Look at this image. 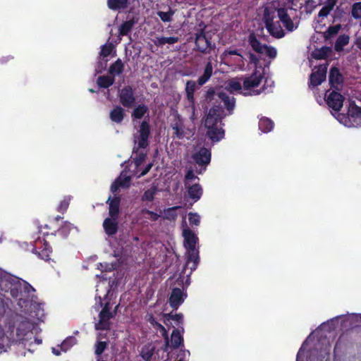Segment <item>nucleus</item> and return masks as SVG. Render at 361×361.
<instances>
[{
	"mask_svg": "<svg viewBox=\"0 0 361 361\" xmlns=\"http://www.w3.org/2000/svg\"><path fill=\"white\" fill-rule=\"evenodd\" d=\"M34 293H31L27 299V306L20 307L28 312V317L23 314L13 317L6 326L4 332L0 326V353L6 351L11 345H26L32 338V330L38 322L44 317V310L42 304L34 300Z\"/></svg>",
	"mask_w": 361,
	"mask_h": 361,
	"instance_id": "obj_1",
	"label": "nucleus"
},
{
	"mask_svg": "<svg viewBox=\"0 0 361 361\" xmlns=\"http://www.w3.org/2000/svg\"><path fill=\"white\" fill-rule=\"evenodd\" d=\"M149 135V125L147 121H143L139 126V129L134 135V148L133 152L138 155V158L135 159L129 164L130 173L124 170L121 172L120 176L112 183L111 190L113 193L116 192L118 188H128L130 185L132 177L139 178L145 176L152 168V164H148L144 169H141V165L145 159V154L142 152L148 145V137Z\"/></svg>",
	"mask_w": 361,
	"mask_h": 361,
	"instance_id": "obj_2",
	"label": "nucleus"
},
{
	"mask_svg": "<svg viewBox=\"0 0 361 361\" xmlns=\"http://www.w3.org/2000/svg\"><path fill=\"white\" fill-rule=\"evenodd\" d=\"M35 288L25 281H23L0 269V322L4 318L7 307L3 298L6 293L18 300L20 307L27 306V301L24 297H29Z\"/></svg>",
	"mask_w": 361,
	"mask_h": 361,
	"instance_id": "obj_3",
	"label": "nucleus"
},
{
	"mask_svg": "<svg viewBox=\"0 0 361 361\" xmlns=\"http://www.w3.org/2000/svg\"><path fill=\"white\" fill-rule=\"evenodd\" d=\"M314 3V0H279L276 7L279 20L288 32H293L298 27V12L311 13Z\"/></svg>",
	"mask_w": 361,
	"mask_h": 361,
	"instance_id": "obj_4",
	"label": "nucleus"
},
{
	"mask_svg": "<svg viewBox=\"0 0 361 361\" xmlns=\"http://www.w3.org/2000/svg\"><path fill=\"white\" fill-rule=\"evenodd\" d=\"M224 116V109L220 106L210 109L206 116L204 126L207 129V135L213 142H219L224 137V130L221 127V119Z\"/></svg>",
	"mask_w": 361,
	"mask_h": 361,
	"instance_id": "obj_5",
	"label": "nucleus"
},
{
	"mask_svg": "<svg viewBox=\"0 0 361 361\" xmlns=\"http://www.w3.org/2000/svg\"><path fill=\"white\" fill-rule=\"evenodd\" d=\"M183 236L184 238V246L186 249L187 260L184 267H189L191 274L198 266L200 262L198 238L187 226L183 230Z\"/></svg>",
	"mask_w": 361,
	"mask_h": 361,
	"instance_id": "obj_6",
	"label": "nucleus"
},
{
	"mask_svg": "<svg viewBox=\"0 0 361 361\" xmlns=\"http://www.w3.org/2000/svg\"><path fill=\"white\" fill-rule=\"evenodd\" d=\"M263 79V73L257 69H256L251 75L244 78L243 79V95H259L262 92H269L265 84L262 87L259 88V86L262 83Z\"/></svg>",
	"mask_w": 361,
	"mask_h": 361,
	"instance_id": "obj_7",
	"label": "nucleus"
},
{
	"mask_svg": "<svg viewBox=\"0 0 361 361\" xmlns=\"http://www.w3.org/2000/svg\"><path fill=\"white\" fill-rule=\"evenodd\" d=\"M223 64L227 66L233 71L245 70L246 59L238 49L228 48L224 51L220 56Z\"/></svg>",
	"mask_w": 361,
	"mask_h": 361,
	"instance_id": "obj_8",
	"label": "nucleus"
},
{
	"mask_svg": "<svg viewBox=\"0 0 361 361\" xmlns=\"http://www.w3.org/2000/svg\"><path fill=\"white\" fill-rule=\"evenodd\" d=\"M334 117L343 126L351 128L361 125V109L355 104L350 103L348 107V115L336 114Z\"/></svg>",
	"mask_w": 361,
	"mask_h": 361,
	"instance_id": "obj_9",
	"label": "nucleus"
},
{
	"mask_svg": "<svg viewBox=\"0 0 361 361\" xmlns=\"http://www.w3.org/2000/svg\"><path fill=\"white\" fill-rule=\"evenodd\" d=\"M276 16L274 12H271L268 8L265 9L264 22L266 28L269 33L276 38H281L284 37L285 32L280 25V20H275Z\"/></svg>",
	"mask_w": 361,
	"mask_h": 361,
	"instance_id": "obj_10",
	"label": "nucleus"
},
{
	"mask_svg": "<svg viewBox=\"0 0 361 361\" xmlns=\"http://www.w3.org/2000/svg\"><path fill=\"white\" fill-rule=\"evenodd\" d=\"M249 42L254 51L262 56H267L270 59H274L277 55L276 49L271 46L262 44L255 35H252L249 37Z\"/></svg>",
	"mask_w": 361,
	"mask_h": 361,
	"instance_id": "obj_11",
	"label": "nucleus"
},
{
	"mask_svg": "<svg viewBox=\"0 0 361 361\" xmlns=\"http://www.w3.org/2000/svg\"><path fill=\"white\" fill-rule=\"evenodd\" d=\"M324 99L328 106L335 112L332 113L333 116L339 114L338 111L343 106V97L337 92L328 90L326 92Z\"/></svg>",
	"mask_w": 361,
	"mask_h": 361,
	"instance_id": "obj_12",
	"label": "nucleus"
},
{
	"mask_svg": "<svg viewBox=\"0 0 361 361\" xmlns=\"http://www.w3.org/2000/svg\"><path fill=\"white\" fill-rule=\"evenodd\" d=\"M192 159L195 162L201 167L200 169L197 171L199 174H201L205 171L207 166L210 162L211 152L204 147H200L195 150V152L192 155Z\"/></svg>",
	"mask_w": 361,
	"mask_h": 361,
	"instance_id": "obj_13",
	"label": "nucleus"
},
{
	"mask_svg": "<svg viewBox=\"0 0 361 361\" xmlns=\"http://www.w3.org/2000/svg\"><path fill=\"white\" fill-rule=\"evenodd\" d=\"M196 90V83L195 81L190 80L188 81L185 86V92L187 99L189 103V106H188V109L190 111L191 114L190 116V119L192 122H194L197 119V115L195 114V97L194 93Z\"/></svg>",
	"mask_w": 361,
	"mask_h": 361,
	"instance_id": "obj_14",
	"label": "nucleus"
},
{
	"mask_svg": "<svg viewBox=\"0 0 361 361\" xmlns=\"http://www.w3.org/2000/svg\"><path fill=\"white\" fill-rule=\"evenodd\" d=\"M171 126L173 131V135L178 139L189 137L192 135V130L185 126L179 116H175Z\"/></svg>",
	"mask_w": 361,
	"mask_h": 361,
	"instance_id": "obj_15",
	"label": "nucleus"
},
{
	"mask_svg": "<svg viewBox=\"0 0 361 361\" xmlns=\"http://www.w3.org/2000/svg\"><path fill=\"white\" fill-rule=\"evenodd\" d=\"M327 63L320 64L315 68L310 78V87H317L325 80L327 71Z\"/></svg>",
	"mask_w": 361,
	"mask_h": 361,
	"instance_id": "obj_16",
	"label": "nucleus"
},
{
	"mask_svg": "<svg viewBox=\"0 0 361 361\" xmlns=\"http://www.w3.org/2000/svg\"><path fill=\"white\" fill-rule=\"evenodd\" d=\"M186 294L178 288H173L171 293L169 302L171 307L176 310L184 302Z\"/></svg>",
	"mask_w": 361,
	"mask_h": 361,
	"instance_id": "obj_17",
	"label": "nucleus"
},
{
	"mask_svg": "<svg viewBox=\"0 0 361 361\" xmlns=\"http://www.w3.org/2000/svg\"><path fill=\"white\" fill-rule=\"evenodd\" d=\"M241 78H234L225 82V90L232 94H241L243 95V85Z\"/></svg>",
	"mask_w": 361,
	"mask_h": 361,
	"instance_id": "obj_18",
	"label": "nucleus"
},
{
	"mask_svg": "<svg viewBox=\"0 0 361 361\" xmlns=\"http://www.w3.org/2000/svg\"><path fill=\"white\" fill-rule=\"evenodd\" d=\"M108 305L109 304H106L99 313V320L95 324V329L97 330H104L109 327V320L112 317V314L109 312Z\"/></svg>",
	"mask_w": 361,
	"mask_h": 361,
	"instance_id": "obj_19",
	"label": "nucleus"
},
{
	"mask_svg": "<svg viewBox=\"0 0 361 361\" xmlns=\"http://www.w3.org/2000/svg\"><path fill=\"white\" fill-rule=\"evenodd\" d=\"M121 103L126 107H132L135 103V97L130 87H125L120 92Z\"/></svg>",
	"mask_w": 361,
	"mask_h": 361,
	"instance_id": "obj_20",
	"label": "nucleus"
},
{
	"mask_svg": "<svg viewBox=\"0 0 361 361\" xmlns=\"http://www.w3.org/2000/svg\"><path fill=\"white\" fill-rule=\"evenodd\" d=\"M195 44L200 51L204 52L210 47L211 42L202 31L196 35Z\"/></svg>",
	"mask_w": 361,
	"mask_h": 361,
	"instance_id": "obj_21",
	"label": "nucleus"
},
{
	"mask_svg": "<svg viewBox=\"0 0 361 361\" xmlns=\"http://www.w3.org/2000/svg\"><path fill=\"white\" fill-rule=\"evenodd\" d=\"M343 82V76L336 68H332L329 73V83L334 88L338 89Z\"/></svg>",
	"mask_w": 361,
	"mask_h": 361,
	"instance_id": "obj_22",
	"label": "nucleus"
},
{
	"mask_svg": "<svg viewBox=\"0 0 361 361\" xmlns=\"http://www.w3.org/2000/svg\"><path fill=\"white\" fill-rule=\"evenodd\" d=\"M188 189V196L190 199H192L194 202H197L199 200L202 195V187L197 184L194 183L192 185H190L185 186Z\"/></svg>",
	"mask_w": 361,
	"mask_h": 361,
	"instance_id": "obj_23",
	"label": "nucleus"
},
{
	"mask_svg": "<svg viewBox=\"0 0 361 361\" xmlns=\"http://www.w3.org/2000/svg\"><path fill=\"white\" fill-rule=\"evenodd\" d=\"M117 219L106 218L103 223V227L108 235H114L118 230Z\"/></svg>",
	"mask_w": 361,
	"mask_h": 361,
	"instance_id": "obj_24",
	"label": "nucleus"
},
{
	"mask_svg": "<svg viewBox=\"0 0 361 361\" xmlns=\"http://www.w3.org/2000/svg\"><path fill=\"white\" fill-rule=\"evenodd\" d=\"M107 203L109 204V213L110 216L114 219H117L119 212L120 198L118 197L114 198L109 197Z\"/></svg>",
	"mask_w": 361,
	"mask_h": 361,
	"instance_id": "obj_25",
	"label": "nucleus"
},
{
	"mask_svg": "<svg viewBox=\"0 0 361 361\" xmlns=\"http://www.w3.org/2000/svg\"><path fill=\"white\" fill-rule=\"evenodd\" d=\"M97 277L100 278V276L97 275ZM101 278H102L103 279L102 281H100L99 282V283L97 285V289H96L97 293L95 295V299H96V300H98V302H99L100 307H102V295H99V288L101 286H104V288L105 289L104 293V297L107 296L108 293H109V282L106 281V278H105L104 275H102L101 276Z\"/></svg>",
	"mask_w": 361,
	"mask_h": 361,
	"instance_id": "obj_26",
	"label": "nucleus"
},
{
	"mask_svg": "<svg viewBox=\"0 0 361 361\" xmlns=\"http://www.w3.org/2000/svg\"><path fill=\"white\" fill-rule=\"evenodd\" d=\"M154 350V345L152 343H147L142 348L140 356L145 361H151Z\"/></svg>",
	"mask_w": 361,
	"mask_h": 361,
	"instance_id": "obj_27",
	"label": "nucleus"
},
{
	"mask_svg": "<svg viewBox=\"0 0 361 361\" xmlns=\"http://www.w3.org/2000/svg\"><path fill=\"white\" fill-rule=\"evenodd\" d=\"M219 98L224 102V106L226 107L229 114L235 106V99L233 97L228 96L225 92H220L218 93Z\"/></svg>",
	"mask_w": 361,
	"mask_h": 361,
	"instance_id": "obj_28",
	"label": "nucleus"
},
{
	"mask_svg": "<svg viewBox=\"0 0 361 361\" xmlns=\"http://www.w3.org/2000/svg\"><path fill=\"white\" fill-rule=\"evenodd\" d=\"M183 329L182 328V331H180L178 329H174L171 334V345L173 348H178L183 343Z\"/></svg>",
	"mask_w": 361,
	"mask_h": 361,
	"instance_id": "obj_29",
	"label": "nucleus"
},
{
	"mask_svg": "<svg viewBox=\"0 0 361 361\" xmlns=\"http://www.w3.org/2000/svg\"><path fill=\"white\" fill-rule=\"evenodd\" d=\"M336 0H327L324 6L321 8L318 14V18H326L333 10Z\"/></svg>",
	"mask_w": 361,
	"mask_h": 361,
	"instance_id": "obj_30",
	"label": "nucleus"
},
{
	"mask_svg": "<svg viewBox=\"0 0 361 361\" xmlns=\"http://www.w3.org/2000/svg\"><path fill=\"white\" fill-rule=\"evenodd\" d=\"M32 252L38 255V257L45 261H48L49 258V254L51 253L50 246L45 242L43 243V248L41 251H37V248L34 247Z\"/></svg>",
	"mask_w": 361,
	"mask_h": 361,
	"instance_id": "obj_31",
	"label": "nucleus"
},
{
	"mask_svg": "<svg viewBox=\"0 0 361 361\" xmlns=\"http://www.w3.org/2000/svg\"><path fill=\"white\" fill-rule=\"evenodd\" d=\"M331 53V48L323 47L320 49H317L313 51L312 53V56L315 59H323L329 56Z\"/></svg>",
	"mask_w": 361,
	"mask_h": 361,
	"instance_id": "obj_32",
	"label": "nucleus"
},
{
	"mask_svg": "<svg viewBox=\"0 0 361 361\" xmlns=\"http://www.w3.org/2000/svg\"><path fill=\"white\" fill-rule=\"evenodd\" d=\"M212 65L211 62H208L204 71V73L198 79V83L200 85H202L206 83L212 75Z\"/></svg>",
	"mask_w": 361,
	"mask_h": 361,
	"instance_id": "obj_33",
	"label": "nucleus"
},
{
	"mask_svg": "<svg viewBox=\"0 0 361 361\" xmlns=\"http://www.w3.org/2000/svg\"><path fill=\"white\" fill-rule=\"evenodd\" d=\"M124 116V111L121 106L115 107L110 112V118L112 121L116 123H121Z\"/></svg>",
	"mask_w": 361,
	"mask_h": 361,
	"instance_id": "obj_34",
	"label": "nucleus"
},
{
	"mask_svg": "<svg viewBox=\"0 0 361 361\" xmlns=\"http://www.w3.org/2000/svg\"><path fill=\"white\" fill-rule=\"evenodd\" d=\"M274 128V123L268 118H262L259 122V129L263 133H269Z\"/></svg>",
	"mask_w": 361,
	"mask_h": 361,
	"instance_id": "obj_35",
	"label": "nucleus"
},
{
	"mask_svg": "<svg viewBox=\"0 0 361 361\" xmlns=\"http://www.w3.org/2000/svg\"><path fill=\"white\" fill-rule=\"evenodd\" d=\"M123 71V63L121 59H117L109 68V73L111 75H118Z\"/></svg>",
	"mask_w": 361,
	"mask_h": 361,
	"instance_id": "obj_36",
	"label": "nucleus"
},
{
	"mask_svg": "<svg viewBox=\"0 0 361 361\" xmlns=\"http://www.w3.org/2000/svg\"><path fill=\"white\" fill-rule=\"evenodd\" d=\"M308 342V339H307L303 344L302 345L301 348H300L296 357V361H312V358L309 355V353H305V345H307Z\"/></svg>",
	"mask_w": 361,
	"mask_h": 361,
	"instance_id": "obj_37",
	"label": "nucleus"
},
{
	"mask_svg": "<svg viewBox=\"0 0 361 361\" xmlns=\"http://www.w3.org/2000/svg\"><path fill=\"white\" fill-rule=\"evenodd\" d=\"M178 37H157L155 39L154 43L157 46H163L165 44H173L178 42Z\"/></svg>",
	"mask_w": 361,
	"mask_h": 361,
	"instance_id": "obj_38",
	"label": "nucleus"
},
{
	"mask_svg": "<svg viewBox=\"0 0 361 361\" xmlns=\"http://www.w3.org/2000/svg\"><path fill=\"white\" fill-rule=\"evenodd\" d=\"M127 1L128 0H107V5L111 10H118L125 8Z\"/></svg>",
	"mask_w": 361,
	"mask_h": 361,
	"instance_id": "obj_39",
	"label": "nucleus"
},
{
	"mask_svg": "<svg viewBox=\"0 0 361 361\" xmlns=\"http://www.w3.org/2000/svg\"><path fill=\"white\" fill-rule=\"evenodd\" d=\"M164 322L166 325H169V322L170 320H173L178 324H182L183 321V315L182 314H164Z\"/></svg>",
	"mask_w": 361,
	"mask_h": 361,
	"instance_id": "obj_40",
	"label": "nucleus"
},
{
	"mask_svg": "<svg viewBox=\"0 0 361 361\" xmlns=\"http://www.w3.org/2000/svg\"><path fill=\"white\" fill-rule=\"evenodd\" d=\"M148 109L145 105H138L133 111L132 116L134 119H140L147 113Z\"/></svg>",
	"mask_w": 361,
	"mask_h": 361,
	"instance_id": "obj_41",
	"label": "nucleus"
},
{
	"mask_svg": "<svg viewBox=\"0 0 361 361\" xmlns=\"http://www.w3.org/2000/svg\"><path fill=\"white\" fill-rule=\"evenodd\" d=\"M114 79L110 76H100L97 80V84L100 87L107 88L113 85Z\"/></svg>",
	"mask_w": 361,
	"mask_h": 361,
	"instance_id": "obj_42",
	"label": "nucleus"
},
{
	"mask_svg": "<svg viewBox=\"0 0 361 361\" xmlns=\"http://www.w3.org/2000/svg\"><path fill=\"white\" fill-rule=\"evenodd\" d=\"M352 17L356 20L360 19V26L361 27V1L354 3L351 7Z\"/></svg>",
	"mask_w": 361,
	"mask_h": 361,
	"instance_id": "obj_43",
	"label": "nucleus"
},
{
	"mask_svg": "<svg viewBox=\"0 0 361 361\" xmlns=\"http://www.w3.org/2000/svg\"><path fill=\"white\" fill-rule=\"evenodd\" d=\"M77 341L75 337L70 336L66 338L61 344V350L62 352L68 351L72 346L76 343Z\"/></svg>",
	"mask_w": 361,
	"mask_h": 361,
	"instance_id": "obj_44",
	"label": "nucleus"
},
{
	"mask_svg": "<svg viewBox=\"0 0 361 361\" xmlns=\"http://www.w3.org/2000/svg\"><path fill=\"white\" fill-rule=\"evenodd\" d=\"M174 14V11L171 9H169L167 12L164 11H158L157 15L161 18V20L164 22H171L172 20V17Z\"/></svg>",
	"mask_w": 361,
	"mask_h": 361,
	"instance_id": "obj_45",
	"label": "nucleus"
},
{
	"mask_svg": "<svg viewBox=\"0 0 361 361\" xmlns=\"http://www.w3.org/2000/svg\"><path fill=\"white\" fill-rule=\"evenodd\" d=\"M133 27V23L130 21L123 23L119 28V35L121 36L126 35L130 32Z\"/></svg>",
	"mask_w": 361,
	"mask_h": 361,
	"instance_id": "obj_46",
	"label": "nucleus"
},
{
	"mask_svg": "<svg viewBox=\"0 0 361 361\" xmlns=\"http://www.w3.org/2000/svg\"><path fill=\"white\" fill-rule=\"evenodd\" d=\"M178 207H173L169 208L167 209H165L164 212V216L169 220H174L176 217L177 216L176 214V209H178Z\"/></svg>",
	"mask_w": 361,
	"mask_h": 361,
	"instance_id": "obj_47",
	"label": "nucleus"
},
{
	"mask_svg": "<svg viewBox=\"0 0 361 361\" xmlns=\"http://www.w3.org/2000/svg\"><path fill=\"white\" fill-rule=\"evenodd\" d=\"M198 179V177L195 175L192 170H188L185 176V186H188L189 184L191 185L194 180Z\"/></svg>",
	"mask_w": 361,
	"mask_h": 361,
	"instance_id": "obj_48",
	"label": "nucleus"
},
{
	"mask_svg": "<svg viewBox=\"0 0 361 361\" xmlns=\"http://www.w3.org/2000/svg\"><path fill=\"white\" fill-rule=\"evenodd\" d=\"M70 201H71L70 196L65 197L63 198V200L59 204V206L57 207V211L59 212H61V213L65 212L68 207Z\"/></svg>",
	"mask_w": 361,
	"mask_h": 361,
	"instance_id": "obj_49",
	"label": "nucleus"
},
{
	"mask_svg": "<svg viewBox=\"0 0 361 361\" xmlns=\"http://www.w3.org/2000/svg\"><path fill=\"white\" fill-rule=\"evenodd\" d=\"M114 49V47L111 44H105L102 47L100 51V56L106 57L111 54Z\"/></svg>",
	"mask_w": 361,
	"mask_h": 361,
	"instance_id": "obj_50",
	"label": "nucleus"
},
{
	"mask_svg": "<svg viewBox=\"0 0 361 361\" xmlns=\"http://www.w3.org/2000/svg\"><path fill=\"white\" fill-rule=\"evenodd\" d=\"M72 228H73V224L69 222H65V224L59 229V232L63 236L66 237Z\"/></svg>",
	"mask_w": 361,
	"mask_h": 361,
	"instance_id": "obj_51",
	"label": "nucleus"
},
{
	"mask_svg": "<svg viewBox=\"0 0 361 361\" xmlns=\"http://www.w3.org/2000/svg\"><path fill=\"white\" fill-rule=\"evenodd\" d=\"M349 37L348 36H341L338 38L335 47L336 49H341L343 46L348 44Z\"/></svg>",
	"mask_w": 361,
	"mask_h": 361,
	"instance_id": "obj_52",
	"label": "nucleus"
},
{
	"mask_svg": "<svg viewBox=\"0 0 361 361\" xmlns=\"http://www.w3.org/2000/svg\"><path fill=\"white\" fill-rule=\"evenodd\" d=\"M156 190L151 188L146 190L142 196L143 200L152 201L154 199Z\"/></svg>",
	"mask_w": 361,
	"mask_h": 361,
	"instance_id": "obj_53",
	"label": "nucleus"
},
{
	"mask_svg": "<svg viewBox=\"0 0 361 361\" xmlns=\"http://www.w3.org/2000/svg\"><path fill=\"white\" fill-rule=\"evenodd\" d=\"M189 222L191 225L198 226L200 222V216L196 213H190Z\"/></svg>",
	"mask_w": 361,
	"mask_h": 361,
	"instance_id": "obj_54",
	"label": "nucleus"
},
{
	"mask_svg": "<svg viewBox=\"0 0 361 361\" xmlns=\"http://www.w3.org/2000/svg\"><path fill=\"white\" fill-rule=\"evenodd\" d=\"M106 343L104 341H98L96 345L95 353L100 356L101 354L104 351Z\"/></svg>",
	"mask_w": 361,
	"mask_h": 361,
	"instance_id": "obj_55",
	"label": "nucleus"
},
{
	"mask_svg": "<svg viewBox=\"0 0 361 361\" xmlns=\"http://www.w3.org/2000/svg\"><path fill=\"white\" fill-rule=\"evenodd\" d=\"M156 325L157 326V329H159L160 330L162 336L165 338L166 345V348H167L169 346L168 332H167L166 328L164 326H162L161 324H160L159 323L156 322Z\"/></svg>",
	"mask_w": 361,
	"mask_h": 361,
	"instance_id": "obj_56",
	"label": "nucleus"
},
{
	"mask_svg": "<svg viewBox=\"0 0 361 361\" xmlns=\"http://www.w3.org/2000/svg\"><path fill=\"white\" fill-rule=\"evenodd\" d=\"M142 212L145 214H147L149 215V218L152 220V221H157L158 219V218L160 216L159 214H157V213L155 212H151L149 210H147V209H144L142 211Z\"/></svg>",
	"mask_w": 361,
	"mask_h": 361,
	"instance_id": "obj_57",
	"label": "nucleus"
},
{
	"mask_svg": "<svg viewBox=\"0 0 361 361\" xmlns=\"http://www.w3.org/2000/svg\"><path fill=\"white\" fill-rule=\"evenodd\" d=\"M249 59L250 63H254L255 66H257L258 63V59L254 54L250 53Z\"/></svg>",
	"mask_w": 361,
	"mask_h": 361,
	"instance_id": "obj_58",
	"label": "nucleus"
},
{
	"mask_svg": "<svg viewBox=\"0 0 361 361\" xmlns=\"http://www.w3.org/2000/svg\"><path fill=\"white\" fill-rule=\"evenodd\" d=\"M98 268L102 270L107 271V270H111L113 269V266L111 265V267H109V265L106 263L105 264L100 263L99 264Z\"/></svg>",
	"mask_w": 361,
	"mask_h": 361,
	"instance_id": "obj_59",
	"label": "nucleus"
},
{
	"mask_svg": "<svg viewBox=\"0 0 361 361\" xmlns=\"http://www.w3.org/2000/svg\"><path fill=\"white\" fill-rule=\"evenodd\" d=\"M51 351L52 353L55 355H61V345L56 346V347H53L51 348Z\"/></svg>",
	"mask_w": 361,
	"mask_h": 361,
	"instance_id": "obj_60",
	"label": "nucleus"
},
{
	"mask_svg": "<svg viewBox=\"0 0 361 361\" xmlns=\"http://www.w3.org/2000/svg\"><path fill=\"white\" fill-rule=\"evenodd\" d=\"M106 66V61H104V64H102V62L99 63V65L96 68V71L97 73H100L102 71L103 69H104Z\"/></svg>",
	"mask_w": 361,
	"mask_h": 361,
	"instance_id": "obj_61",
	"label": "nucleus"
},
{
	"mask_svg": "<svg viewBox=\"0 0 361 361\" xmlns=\"http://www.w3.org/2000/svg\"><path fill=\"white\" fill-rule=\"evenodd\" d=\"M352 317L356 322H358V321L361 322V314H352Z\"/></svg>",
	"mask_w": 361,
	"mask_h": 361,
	"instance_id": "obj_62",
	"label": "nucleus"
},
{
	"mask_svg": "<svg viewBox=\"0 0 361 361\" xmlns=\"http://www.w3.org/2000/svg\"><path fill=\"white\" fill-rule=\"evenodd\" d=\"M355 44L361 50V37H359L356 39Z\"/></svg>",
	"mask_w": 361,
	"mask_h": 361,
	"instance_id": "obj_63",
	"label": "nucleus"
},
{
	"mask_svg": "<svg viewBox=\"0 0 361 361\" xmlns=\"http://www.w3.org/2000/svg\"><path fill=\"white\" fill-rule=\"evenodd\" d=\"M149 322L155 327L157 328V326L156 325V321L154 317H151L149 319Z\"/></svg>",
	"mask_w": 361,
	"mask_h": 361,
	"instance_id": "obj_64",
	"label": "nucleus"
}]
</instances>
